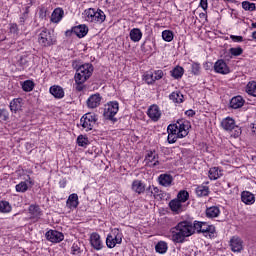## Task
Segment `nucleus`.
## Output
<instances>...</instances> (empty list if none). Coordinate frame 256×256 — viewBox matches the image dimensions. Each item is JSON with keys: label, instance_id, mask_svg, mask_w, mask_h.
Segmentation results:
<instances>
[{"label": "nucleus", "instance_id": "1", "mask_svg": "<svg viewBox=\"0 0 256 256\" xmlns=\"http://www.w3.org/2000/svg\"><path fill=\"white\" fill-rule=\"evenodd\" d=\"M189 127V121L184 119L178 120L175 124L168 125V143L173 145V143H177V139L187 137L189 135Z\"/></svg>", "mask_w": 256, "mask_h": 256}, {"label": "nucleus", "instance_id": "2", "mask_svg": "<svg viewBox=\"0 0 256 256\" xmlns=\"http://www.w3.org/2000/svg\"><path fill=\"white\" fill-rule=\"evenodd\" d=\"M193 235V222L184 220L171 228V237L173 243H185L187 237Z\"/></svg>", "mask_w": 256, "mask_h": 256}, {"label": "nucleus", "instance_id": "3", "mask_svg": "<svg viewBox=\"0 0 256 256\" xmlns=\"http://www.w3.org/2000/svg\"><path fill=\"white\" fill-rule=\"evenodd\" d=\"M93 64L85 63L76 69V74L74 76L75 89L76 91H83L85 89V82L93 75Z\"/></svg>", "mask_w": 256, "mask_h": 256}, {"label": "nucleus", "instance_id": "4", "mask_svg": "<svg viewBox=\"0 0 256 256\" xmlns=\"http://www.w3.org/2000/svg\"><path fill=\"white\" fill-rule=\"evenodd\" d=\"M84 15L89 23H103L106 19L105 12L102 10L95 11L93 8L86 9Z\"/></svg>", "mask_w": 256, "mask_h": 256}, {"label": "nucleus", "instance_id": "5", "mask_svg": "<svg viewBox=\"0 0 256 256\" xmlns=\"http://www.w3.org/2000/svg\"><path fill=\"white\" fill-rule=\"evenodd\" d=\"M119 113V103L118 102H110L107 105H105L103 116L105 119H108V121H117L115 116Z\"/></svg>", "mask_w": 256, "mask_h": 256}, {"label": "nucleus", "instance_id": "6", "mask_svg": "<svg viewBox=\"0 0 256 256\" xmlns=\"http://www.w3.org/2000/svg\"><path fill=\"white\" fill-rule=\"evenodd\" d=\"M96 123L97 116L92 113H86L80 119V125L85 131H93V127H95Z\"/></svg>", "mask_w": 256, "mask_h": 256}, {"label": "nucleus", "instance_id": "7", "mask_svg": "<svg viewBox=\"0 0 256 256\" xmlns=\"http://www.w3.org/2000/svg\"><path fill=\"white\" fill-rule=\"evenodd\" d=\"M112 233L114 236L109 234L106 238V245L108 249H113L116 245H121L123 242V234L119 229L115 228Z\"/></svg>", "mask_w": 256, "mask_h": 256}, {"label": "nucleus", "instance_id": "8", "mask_svg": "<svg viewBox=\"0 0 256 256\" xmlns=\"http://www.w3.org/2000/svg\"><path fill=\"white\" fill-rule=\"evenodd\" d=\"M221 127L224 131L235 130L234 137H239V135H241V127L237 126L235 120L231 117L224 118L221 122Z\"/></svg>", "mask_w": 256, "mask_h": 256}, {"label": "nucleus", "instance_id": "9", "mask_svg": "<svg viewBox=\"0 0 256 256\" xmlns=\"http://www.w3.org/2000/svg\"><path fill=\"white\" fill-rule=\"evenodd\" d=\"M38 43L42 45V47H51V45L55 44V39L53 35H51V31L48 29H43L38 37Z\"/></svg>", "mask_w": 256, "mask_h": 256}, {"label": "nucleus", "instance_id": "10", "mask_svg": "<svg viewBox=\"0 0 256 256\" xmlns=\"http://www.w3.org/2000/svg\"><path fill=\"white\" fill-rule=\"evenodd\" d=\"M46 239L50 241V243H61V241L65 239V236L57 230H49L46 232Z\"/></svg>", "mask_w": 256, "mask_h": 256}, {"label": "nucleus", "instance_id": "11", "mask_svg": "<svg viewBox=\"0 0 256 256\" xmlns=\"http://www.w3.org/2000/svg\"><path fill=\"white\" fill-rule=\"evenodd\" d=\"M214 71L216 73H220V75H229L231 73V69L223 59H220L214 64Z\"/></svg>", "mask_w": 256, "mask_h": 256}, {"label": "nucleus", "instance_id": "12", "mask_svg": "<svg viewBox=\"0 0 256 256\" xmlns=\"http://www.w3.org/2000/svg\"><path fill=\"white\" fill-rule=\"evenodd\" d=\"M145 161L148 167H157V165H159V155L155 150H150L147 152Z\"/></svg>", "mask_w": 256, "mask_h": 256}, {"label": "nucleus", "instance_id": "13", "mask_svg": "<svg viewBox=\"0 0 256 256\" xmlns=\"http://www.w3.org/2000/svg\"><path fill=\"white\" fill-rule=\"evenodd\" d=\"M230 248L233 253H241L243 251V240L239 236H233L230 239Z\"/></svg>", "mask_w": 256, "mask_h": 256}, {"label": "nucleus", "instance_id": "14", "mask_svg": "<svg viewBox=\"0 0 256 256\" xmlns=\"http://www.w3.org/2000/svg\"><path fill=\"white\" fill-rule=\"evenodd\" d=\"M169 207L171 211L175 213V215H179V213H183V211H185L186 209V206L183 205V202H181V200H178V199L171 200L169 202Z\"/></svg>", "mask_w": 256, "mask_h": 256}, {"label": "nucleus", "instance_id": "15", "mask_svg": "<svg viewBox=\"0 0 256 256\" xmlns=\"http://www.w3.org/2000/svg\"><path fill=\"white\" fill-rule=\"evenodd\" d=\"M103 99V97H101V94L96 93V94H92L88 99H87V107L89 109H97V107H99V105H101V100Z\"/></svg>", "mask_w": 256, "mask_h": 256}, {"label": "nucleus", "instance_id": "16", "mask_svg": "<svg viewBox=\"0 0 256 256\" xmlns=\"http://www.w3.org/2000/svg\"><path fill=\"white\" fill-rule=\"evenodd\" d=\"M90 245L95 249V251H101V249H103V241H101V236L98 233L91 234Z\"/></svg>", "mask_w": 256, "mask_h": 256}, {"label": "nucleus", "instance_id": "17", "mask_svg": "<svg viewBox=\"0 0 256 256\" xmlns=\"http://www.w3.org/2000/svg\"><path fill=\"white\" fill-rule=\"evenodd\" d=\"M148 117H150L152 121H158L161 119V110H159V106L155 104L150 106L148 109Z\"/></svg>", "mask_w": 256, "mask_h": 256}, {"label": "nucleus", "instance_id": "18", "mask_svg": "<svg viewBox=\"0 0 256 256\" xmlns=\"http://www.w3.org/2000/svg\"><path fill=\"white\" fill-rule=\"evenodd\" d=\"M66 206L68 209H77L79 207V196L75 193L70 194L66 201Z\"/></svg>", "mask_w": 256, "mask_h": 256}, {"label": "nucleus", "instance_id": "19", "mask_svg": "<svg viewBox=\"0 0 256 256\" xmlns=\"http://www.w3.org/2000/svg\"><path fill=\"white\" fill-rule=\"evenodd\" d=\"M241 201L245 205H253L255 203V195L249 191H243L241 193Z\"/></svg>", "mask_w": 256, "mask_h": 256}, {"label": "nucleus", "instance_id": "20", "mask_svg": "<svg viewBox=\"0 0 256 256\" xmlns=\"http://www.w3.org/2000/svg\"><path fill=\"white\" fill-rule=\"evenodd\" d=\"M158 183L162 185V187H171V183H173V176L170 174H161L158 177Z\"/></svg>", "mask_w": 256, "mask_h": 256}, {"label": "nucleus", "instance_id": "21", "mask_svg": "<svg viewBox=\"0 0 256 256\" xmlns=\"http://www.w3.org/2000/svg\"><path fill=\"white\" fill-rule=\"evenodd\" d=\"M65 15V11H63V8H56L52 12L51 15V22L52 23H59L61 19H63V16Z\"/></svg>", "mask_w": 256, "mask_h": 256}, {"label": "nucleus", "instance_id": "22", "mask_svg": "<svg viewBox=\"0 0 256 256\" xmlns=\"http://www.w3.org/2000/svg\"><path fill=\"white\" fill-rule=\"evenodd\" d=\"M22 107H23L22 98H15L10 102V111H12V113H17V111H21Z\"/></svg>", "mask_w": 256, "mask_h": 256}, {"label": "nucleus", "instance_id": "23", "mask_svg": "<svg viewBox=\"0 0 256 256\" xmlns=\"http://www.w3.org/2000/svg\"><path fill=\"white\" fill-rule=\"evenodd\" d=\"M245 105V99L241 96H235L230 100V107L232 109H241Z\"/></svg>", "mask_w": 256, "mask_h": 256}, {"label": "nucleus", "instance_id": "24", "mask_svg": "<svg viewBox=\"0 0 256 256\" xmlns=\"http://www.w3.org/2000/svg\"><path fill=\"white\" fill-rule=\"evenodd\" d=\"M72 32L77 35L80 39L85 37L89 33V28L86 25H78L72 29Z\"/></svg>", "mask_w": 256, "mask_h": 256}, {"label": "nucleus", "instance_id": "25", "mask_svg": "<svg viewBox=\"0 0 256 256\" xmlns=\"http://www.w3.org/2000/svg\"><path fill=\"white\" fill-rule=\"evenodd\" d=\"M28 211L32 219H41V215H43L39 205H30Z\"/></svg>", "mask_w": 256, "mask_h": 256}, {"label": "nucleus", "instance_id": "26", "mask_svg": "<svg viewBox=\"0 0 256 256\" xmlns=\"http://www.w3.org/2000/svg\"><path fill=\"white\" fill-rule=\"evenodd\" d=\"M50 93L55 97V99H63V97H65V91L61 86H51Z\"/></svg>", "mask_w": 256, "mask_h": 256}, {"label": "nucleus", "instance_id": "27", "mask_svg": "<svg viewBox=\"0 0 256 256\" xmlns=\"http://www.w3.org/2000/svg\"><path fill=\"white\" fill-rule=\"evenodd\" d=\"M219 215H221V210L217 206H211L206 209V217L208 219H215Z\"/></svg>", "mask_w": 256, "mask_h": 256}, {"label": "nucleus", "instance_id": "28", "mask_svg": "<svg viewBox=\"0 0 256 256\" xmlns=\"http://www.w3.org/2000/svg\"><path fill=\"white\" fill-rule=\"evenodd\" d=\"M143 37V32H141V29L134 28L130 31V39L134 43H139Z\"/></svg>", "mask_w": 256, "mask_h": 256}, {"label": "nucleus", "instance_id": "29", "mask_svg": "<svg viewBox=\"0 0 256 256\" xmlns=\"http://www.w3.org/2000/svg\"><path fill=\"white\" fill-rule=\"evenodd\" d=\"M208 173L209 179H211V181H217V179L223 177V173L221 170H219V167L210 168Z\"/></svg>", "mask_w": 256, "mask_h": 256}, {"label": "nucleus", "instance_id": "30", "mask_svg": "<svg viewBox=\"0 0 256 256\" xmlns=\"http://www.w3.org/2000/svg\"><path fill=\"white\" fill-rule=\"evenodd\" d=\"M132 190H134L135 193H138V195H141V193H145V184H143L141 180H134L132 183Z\"/></svg>", "mask_w": 256, "mask_h": 256}, {"label": "nucleus", "instance_id": "31", "mask_svg": "<svg viewBox=\"0 0 256 256\" xmlns=\"http://www.w3.org/2000/svg\"><path fill=\"white\" fill-rule=\"evenodd\" d=\"M195 191L197 197H207L209 195V186L200 185Z\"/></svg>", "mask_w": 256, "mask_h": 256}, {"label": "nucleus", "instance_id": "32", "mask_svg": "<svg viewBox=\"0 0 256 256\" xmlns=\"http://www.w3.org/2000/svg\"><path fill=\"white\" fill-rule=\"evenodd\" d=\"M169 99L173 101V103H183L184 96L183 94H181V92L176 91V92H172L169 95Z\"/></svg>", "mask_w": 256, "mask_h": 256}, {"label": "nucleus", "instance_id": "33", "mask_svg": "<svg viewBox=\"0 0 256 256\" xmlns=\"http://www.w3.org/2000/svg\"><path fill=\"white\" fill-rule=\"evenodd\" d=\"M167 249H169V247L167 246V243L164 241L158 242L155 246L156 253H160L161 255L167 253Z\"/></svg>", "mask_w": 256, "mask_h": 256}, {"label": "nucleus", "instance_id": "34", "mask_svg": "<svg viewBox=\"0 0 256 256\" xmlns=\"http://www.w3.org/2000/svg\"><path fill=\"white\" fill-rule=\"evenodd\" d=\"M185 73V69L181 66H176L172 71L171 75L174 79H181L183 77V74Z\"/></svg>", "mask_w": 256, "mask_h": 256}, {"label": "nucleus", "instance_id": "35", "mask_svg": "<svg viewBox=\"0 0 256 256\" xmlns=\"http://www.w3.org/2000/svg\"><path fill=\"white\" fill-rule=\"evenodd\" d=\"M202 233L203 235H213L215 233V226L207 224V222H203L202 224Z\"/></svg>", "mask_w": 256, "mask_h": 256}, {"label": "nucleus", "instance_id": "36", "mask_svg": "<svg viewBox=\"0 0 256 256\" xmlns=\"http://www.w3.org/2000/svg\"><path fill=\"white\" fill-rule=\"evenodd\" d=\"M22 89L26 93H29V92L33 91V89H35V82H33V80L24 81L23 84H22Z\"/></svg>", "mask_w": 256, "mask_h": 256}, {"label": "nucleus", "instance_id": "37", "mask_svg": "<svg viewBox=\"0 0 256 256\" xmlns=\"http://www.w3.org/2000/svg\"><path fill=\"white\" fill-rule=\"evenodd\" d=\"M143 80L145 81V83H147V85H153V83H155V75L153 72L148 71L143 75Z\"/></svg>", "mask_w": 256, "mask_h": 256}, {"label": "nucleus", "instance_id": "38", "mask_svg": "<svg viewBox=\"0 0 256 256\" xmlns=\"http://www.w3.org/2000/svg\"><path fill=\"white\" fill-rule=\"evenodd\" d=\"M246 93H248V95H252V97H256V82H249L247 84Z\"/></svg>", "mask_w": 256, "mask_h": 256}, {"label": "nucleus", "instance_id": "39", "mask_svg": "<svg viewBox=\"0 0 256 256\" xmlns=\"http://www.w3.org/2000/svg\"><path fill=\"white\" fill-rule=\"evenodd\" d=\"M177 200L181 203H185L189 200V192H187V190H181L177 195Z\"/></svg>", "mask_w": 256, "mask_h": 256}, {"label": "nucleus", "instance_id": "40", "mask_svg": "<svg viewBox=\"0 0 256 256\" xmlns=\"http://www.w3.org/2000/svg\"><path fill=\"white\" fill-rule=\"evenodd\" d=\"M0 213H11V204L8 201L0 202Z\"/></svg>", "mask_w": 256, "mask_h": 256}, {"label": "nucleus", "instance_id": "41", "mask_svg": "<svg viewBox=\"0 0 256 256\" xmlns=\"http://www.w3.org/2000/svg\"><path fill=\"white\" fill-rule=\"evenodd\" d=\"M192 229H193V235H195V231H197V233H202L203 222L197 221V220L192 222Z\"/></svg>", "mask_w": 256, "mask_h": 256}, {"label": "nucleus", "instance_id": "42", "mask_svg": "<svg viewBox=\"0 0 256 256\" xmlns=\"http://www.w3.org/2000/svg\"><path fill=\"white\" fill-rule=\"evenodd\" d=\"M173 31L170 30H164L162 32V38L164 41H166L167 43H171V41H173Z\"/></svg>", "mask_w": 256, "mask_h": 256}, {"label": "nucleus", "instance_id": "43", "mask_svg": "<svg viewBox=\"0 0 256 256\" xmlns=\"http://www.w3.org/2000/svg\"><path fill=\"white\" fill-rule=\"evenodd\" d=\"M77 143L79 147H87V145H89V138L79 135L77 138Z\"/></svg>", "mask_w": 256, "mask_h": 256}, {"label": "nucleus", "instance_id": "44", "mask_svg": "<svg viewBox=\"0 0 256 256\" xmlns=\"http://www.w3.org/2000/svg\"><path fill=\"white\" fill-rule=\"evenodd\" d=\"M242 8L245 11H255L256 6H255V3H251L249 1H244V2H242Z\"/></svg>", "mask_w": 256, "mask_h": 256}, {"label": "nucleus", "instance_id": "45", "mask_svg": "<svg viewBox=\"0 0 256 256\" xmlns=\"http://www.w3.org/2000/svg\"><path fill=\"white\" fill-rule=\"evenodd\" d=\"M29 189V186H27V182H20L16 185V191L17 193H25Z\"/></svg>", "mask_w": 256, "mask_h": 256}, {"label": "nucleus", "instance_id": "46", "mask_svg": "<svg viewBox=\"0 0 256 256\" xmlns=\"http://www.w3.org/2000/svg\"><path fill=\"white\" fill-rule=\"evenodd\" d=\"M151 193L153 194L154 199H163V193L158 187L153 186Z\"/></svg>", "mask_w": 256, "mask_h": 256}, {"label": "nucleus", "instance_id": "47", "mask_svg": "<svg viewBox=\"0 0 256 256\" xmlns=\"http://www.w3.org/2000/svg\"><path fill=\"white\" fill-rule=\"evenodd\" d=\"M72 255H81V243H74L71 247Z\"/></svg>", "mask_w": 256, "mask_h": 256}, {"label": "nucleus", "instance_id": "48", "mask_svg": "<svg viewBox=\"0 0 256 256\" xmlns=\"http://www.w3.org/2000/svg\"><path fill=\"white\" fill-rule=\"evenodd\" d=\"M229 52L231 53V55H233V57H239V55H243V48H230Z\"/></svg>", "mask_w": 256, "mask_h": 256}, {"label": "nucleus", "instance_id": "49", "mask_svg": "<svg viewBox=\"0 0 256 256\" xmlns=\"http://www.w3.org/2000/svg\"><path fill=\"white\" fill-rule=\"evenodd\" d=\"M200 71H201V64L193 63L192 64V73H193V75H199Z\"/></svg>", "mask_w": 256, "mask_h": 256}, {"label": "nucleus", "instance_id": "50", "mask_svg": "<svg viewBox=\"0 0 256 256\" xmlns=\"http://www.w3.org/2000/svg\"><path fill=\"white\" fill-rule=\"evenodd\" d=\"M0 119L1 121H7V119H9V112L7 109H0Z\"/></svg>", "mask_w": 256, "mask_h": 256}, {"label": "nucleus", "instance_id": "51", "mask_svg": "<svg viewBox=\"0 0 256 256\" xmlns=\"http://www.w3.org/2000/svg\"><path fill=\"white\" fill-rule=\"evenodd\" d=\"M159 79H163V70L154 71V82L159 81Z\"/></svg>", "mask_w": 256, "mask_h": 256}, {"label": "nucleus", "instance_id": "52", "mask_svg": "<svg viewBox=\"0 0 256 256\" xmlns=\"http://www.w3.org/2000/svg\"><path fill=\"white\" fill-rule=\"evenodd\" d=\"M200 7L205 11V13H207V9L209 7L207 0H200Z\"/></svg>", "mask_w": 256, "mask_h": 256}, {"label": "nucleus", "instance_id": "53", "mask_svg": "<svg viewBox=\"0 0 256 256\" xmlns=\"http://www.w3.org/2000/svg\"><path fill=\"white\" fill-rule=\"evenodd\" d=\"M230 39H232L234 41V43H242L243 41V36H235V35H231Z\"/></svg>", "mask_w": 256, "mask_h": 256}, {"label": "nucleus", "instance_id": "54", "mask_svg": "<svg viewBox=\"0 0 256 256\" xmlns=\"http://www.w3.org/2000/svg\"><path fill=\"white\" fill-rule=\"evenodd\" d=\"M25 21H27V12H25L19 20L20 25H25Z\"/></svg>", "mask_w": 256, "mask_h": 256}, {"label": "nucleus", "instance_id": "55", "mask_svg": "<svg viewBox=\"0 0 256 256\" xmlns=\"http://www.w3.org/2000/svg\"><path fill=\"white\" fill-rule=\"evenodd\" d=\"M20 67H26L27 66V59L21 57L19 60Z\"/></svg>", "mask_w": 256, "mask_h": 256}, {"label": "nucleus", "instance_id": "56", "mask_svg": "<svg viewBox=\"0 0 256 256\" xmlns=\"http://www.w3.org/2000/svg\"><path fill=\"white\" fill-rule=\"evenodd\" d=\"M185 115H187L188 117H193L195 115V111L193 110H187L185 112Z\"/></svg>", "mask_w": 256, "mask_h": 256}, {"label": "nucleus", "instance_id": "57", "mask_svg": "<svg viewBox=\"0 0 256 256\" xmlns=\"http://www.w3.org/2000/svg\"><path fill=\"white\" fill-rule=\"evenodd\" d=\"M252 133L256 135V121L252 124Z\"/></svg>", "mask_w": 256, "mask_h": 256}, {"label": "nucleus", "instance_id": "58", "mask_svg": "<svg viewBox=\"0 0 256 256\" xmlns=\"http://www.w3.org/2000/svg\"><path fill=\"white\" fill-rule=\"evenodd\" d=\"M200 18H201V19H203V18H204V19H207V12H205V13H203V12L200 13Z\"/></svg>", "mask_w": 256, "mask_h": 256}, {"label": "nucleus", "instance_id": "59", "mask_svg": "<svg viewBox=\"0 0 256 256\" xmlns=\"http://www.w3.org/2000/svg\"><path fill=\"white\" fill-rule=\"evenodd\" d=\"M10 29L11 31H17V24H12Z\"/></svg>", "mask_w": 256, "mask_h": 256}, {"label": "nucleus", "instance_id": "60", "mask_svg": "<svg viewBox=\"0 0 256 256\" xmlns=\"http://www.w3.org/2000/svg\"><path fill=\"white\" fill-rule=\"evenodd\" d=\"M252 39H256V31L252 33Z\"/></svg>", "mask_w": 256, "mask_h": 256}, {"label": "nucleus", "instance_id": "61", "mask_svg": "<svg viewBox=\"0 0 256 256\" xmlns=\"http://www.w3.org/2000/svg\"><path fill=\"white\" fill-rule=\"evenodd\" d=\"M252 27H253V29H256V22L252 23Z\"/></svg>", "mask_w": 256, "mask_h": 256}]
</instances>
